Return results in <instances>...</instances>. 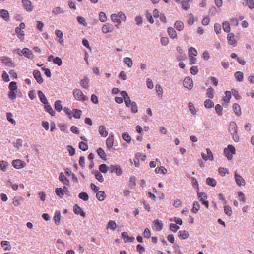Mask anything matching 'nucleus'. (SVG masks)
<instances>
[{
  "instance_id": "1",
  "label": "nucleus",
  "mask_w": 254,
  "mask_h": 254,
  "mask_svg": "<svg viewBox=\"0 0 254 254\" xmlns=\"http://www.w3.org/2000/svg\"><path fill=\"white\" fill-rule=\"evenodd\" d=\"M236 153V149L234 145H228L227 148L224 149V154L228 160L233 158V155Z\"/></svg>"
},
{
  "instance_id": "2",
  "label": "nucleus",
  "mask_w": 254,
  "mask_h": 254,
  "mask_svg": "<svg viewBox=\"0 0 254 254\" xmlns=\"http://www.w3.org/2000/svg\"><path fill=\"white\" fill-rule=\"evenodd\" d=\"M1 62L5 64V66L14 67L15 66V63L13 62L11 58L6 56H2L0 58Z\"/></svg>"
},
{
  "instance_id": "3",
  "label": "nucleus",
  "mask_w": 254,
  "mask_h": 254,
  "mask_svg": "<svg viewBox=\"0 0 254 254\" xmlns=\"http://www.w3.org/2000/svg\"><path fill=\"white\" fill-rule=\"evenodd\" d=\"M64 111L68 115L69 118H71L73 116L75 118H79V110L76 109L72 112L71 110L67 107H64Z\"/></svg>"
},
{
  "instance_id": "4",
  "label": "nucleus",
  "mask_w": 254,
  "mask_h": 254,
  "mask_svg": "<svg viewBox=\"0 0 254 254\" xmlns=\"http://www.w3.org/2000/svg\"><path fill=\"white\" fill-rule=\"evenodd\" d=\"M120 94L124 99V102L126 106L127 107H130V105L132 102H131V100L128 95V93L126 91H122L120 93Z\"/></svg>"
},
{
  "instance_id": "5",
  "label": "nucleus",
  "mask_w": 254,
  "mask_h": 254,
  "mask_svg": "<svg viewBox=\"0 0 254 254\" xmlns=\"http://www.w3.org/2000/svg\"><path fill=\"white\" fill-rule=\"evenodd\" d=\"M183 84L184 87L188 89H191L193 87V81L189 76L184 79Z\"/></svg>"
},
{
  "instance_id": "6",
  "label": "nucleus",
  "mask_w": 254,
  "mask_h": 254,
  "mask_svg": "<svg viewBox=\"0 0 254 254\" xmlns=\"http://www.w3.org/2000/svg\"><path fill=\"white\" fill-rule=\"evenodd\" d=\"M234 177L236 183L239 186L245 185L246 182L245 179L240 175L238 174L236 171L235 172Z\"/></svg>"
},
{
  "instance_id": "7",
  "label": "nucleus",
  "mask_w": 254,
  "mask_h": 254,
  "mask_svg": "<svg viewBox=\"0 0 254 254\" xmlns=\"http://www.w3.org/2000/svg\"><path fill=\"white\" fill-rule=\"evenodd\" d=\"M227 40L229 44L234 47L237 44V41L235 38V35L233 33H229L227 36Z\"/></svg>"
},
{
  "instance_id": "8",
  "label": "nucleus",
  "mask_w": 254,
  "mask_h": 254,
  "mask_svg": "<svg viewBox=\"0 0 254 254\" xmlns=\"http://www.w3.org/2000/svg\"><path fill=\"white\" fill-rule=\"evenodd\" d=\"M22 5L24 8L27 11L30 12L32 11L33 6L30 1L28 0H22Z\"/></svg>"
},
{
  "instance_id": "9",
  "label": "nucleus",
  "mask_w": 254,
  "mask_h": 254,
  "mask_svg": "<svg viewBox=\"0 0 254 254\" xmlns=\"http://www.w3.org/2000/svg\"><path fill=\"white\" fill-rule=\"evenodd\" d=\"M207 154V155L205 154L204 153H201V156L203 160H213V153L211 152V150L207 148L206 149Z\"/></svg>"
},
{
  "instance_id": "10",
  "label": "nucleus",
  "mask_w": 254,
  "mask_h": 254,
  "mask_svg": "<svg viewBox=\"0 0 254 254\" xmlns=\"http://www.w3.org/2000/svg\"><path fill=\"white\" fill-rule=\"evenodd\" d=\"M12 164L16 169H20L24 167V162L19 159L14 160L12 161Z\"/></svg>"
},
{
  "instance_id": "11",
  "label": "nucleus",
  "mask_w": 254,
  "mask_h": 254,
  "mask_svg": "<svg viewBox=\"0 0 254 254\" xmlns=\"http://www.w3.org/2000/svg\"><path fill=\"white\" fill-rule=\"evenodd\" d=\"M33 76L37 82L39 84H41L43 82V79L42 77L41 72L37 70H35L33 71Z\"/></svg>"
},
{
  "instance_id": "12",
  "label": "nucleus",
  "mask_w": 254,
  "mask_h": 254,
  "mask_svg": "<svg viewBox=\"0 0 254 254\" xmlns=\"http://www.w3.org/2000/svg\"><path fill=\"white\" fill-rule=\"evenodd\" d=\"M163 227L162 221L156 219L153 221V228L157 231L161 230Z\"/></svg>"
},
{
  "instance_id": "13",
  "label": "nucleus",
  "mask_w": 254,
  "mask_h": 254,
  "mask_svg": "<svg viewBox=\"0 0 254 254\" xmlns=\"http://www.w3.org/2000/svg\"><path fill=\"white\" fill-rule=\"evenodd\" d=\"M114 135L110 134L106 140V144L109 149H111L114 144Z\"/></svg>"
},
{
  "instance_id": "14",
  "label": "nucleus",
  "mask_w": 254,
  "mask_h": 254,
  "mask_svg": "<svg viewBox=\"0 0 254 254\" xmlns=\"http://www.w3.org/2000/svg\"><path fill=\"white\" fill-rule=\"evenodd\" d=\"M114 29L113 26L108 23L103 24L102 28V31L104 33H107L113 31Z\"/></svg>"
},
{
  "instance_id": "15",
  "label": "nucleus",
  "mask_w": 254,
  "mask_h": 254,
  "mask_svg": "<svg viewBox=\"0 0 254 254\" xmlns=\"http://www.w3.org/2000/svg\"><path fill=\"white\" fill-rule=\"evenodd\" d=\"M23 55L28 59H31L33 57V53L28 48H24L22 50Z\"/></svg>"
},
{
  "instance_id": "16",
  "label": "nucleus",
  "mask_w": 254,
  "mask_h": 254,
  "mask_svg": "<svg viewBox=\"0 0 254 254\" xmlns=\"http://www.w3.org/2000/svg\"><path fill=\"white\" fill-rule=\"evenodd\" d=\"M229 131L231 134L238 131L237 125L234 122H231L229 124Z\"/></svg>"
},
{
  "instance_id": "17",
  "label": "nucleus",
  "mask_w": 254,
  "mask_h": 254,
  "mask_svg": "<svg viewBox=\"0 0 254 254\" xmlns=\"http://www.w3.org/2000/svg\"><path fill=\"white\" fill-rule=\"evenodd\" d=\"M117 228V224H116L115 221L114 220H110L106 225V229L107 230H111L112 231H114L116 230Z\"/></svg>"
},
{
  "instance_id": "18",
  "label": "nucleus",
  "mask_w": 254,
  "mask_h": 254,
  "mask_svg": "<svg viewBox=\"0 0 254 254\" xmlns=\"http://www.w3.org/2000/svg\"><path fill=\"white\" fill-rule=\"evenodd\" d=\"M233 108L234 112L236 114V115L238 116H240L241 115V109L240 106L238 103H234L233 106Z\"/></svg>"
},
{
  "instance_id": "19",
  "label": "nucleus",
  "mask_w": 254,
  "mask_h": 254,
  "mask_svg": "<svg viewBox=\"0 0 254 254\" xmlns=\"http://www.w3.org/2000/svg\"><path fill=\"white\" fill-rule=\"evenodd\" d=\"M38 95L41 102L44 104H47L48 101L44 93L41 91H38Z\"/></svg>"
},
{
  "instance_id": "20",
  "label": "nucleus",
  "mask_w": 254,
  "mask_h": 254,
  "mask_svg": "<svg viewBox=\"0 0 254 254\" xmlns=\"http://www.w3.org/2000/svg\"><path fill=\"white\" fill-rule=\"evenodd\" d=\"M15 32L18 38L20 39L21 41H23L24 39V31H22V29H20L18 28V27H16Z\"/></svg>"
},
{
  "instance_id": "21",
  "label": "nucleus",
  "mask_w": 254,
  "mask_h": 254,
  "mask_svg": "<svg viewBox=\"0 0 254 254\" xmlns=\"http://www.w3.org/2000/svg\"><path fill=\"white\" fill-rule=\"evenodd\" d=\"M99 131L100 134L103 137H106L108 136V131L106 129V127L104 126H99Z\"/></svg>"
},
{
  "instance_id": "22",
  "label": "nucleus",
  "mask_w": 254,
  "mask_h": 254,
  "mask_svg": "<svg viewBox=\"0 0 254 254\" xmlns=\"http://www.w3.org/2000/svg\"><path fill=\"white\" fill-rule=\"evenodd\" d=\"M0 15L5 20L8 21L9 20V13L7 10L4 9L0 10Z\"/></svg>"
},
{
  "instance_id": "23",
  "label": "nucleus",
  "mask_w": 254,
  "mask_h": 254,
  "mask_svg": "<svg viewBox=\"0 0 254 254\" xmlns=\"http://www.w3.org/2000/svg\"><path fill=\"white\" fill-rule=\"evenodd\" d=\"M97 152L101 159L105 160H107V155L103 149L99 148L97 149Z\"/></svg>"
},
{
  "instance_id": "24",
  "label": "nucleus",
  "mask_w": 254,
  "mask_h": 254,
  "mask_svg": "<svg viewBox=\"0 0 254 254\" xmlns=\"http://www.w3.org/2000/svg\"><path fill=\"white\" fill-rule=\"evenodd\" d=\"M106 197V193L103 191H97L96 193V197L99 201H103Z\"/></svg>"
},
{
  "instance_id": "25",
  "label": "nucleus",
  "mask_w": 254,
  "mask_h": 254,
  "mask_svg": "<svg viewBox=\"0 0 254 254\" xmlns=\"http://www.w3.org/2000/svg\"><path fill=\"white\" fill-rule=\"evenodd\" d=\"M8 166V164L7 162L3 160L0 161V170L3 172L6 171Z\"/></svg>"
},
{
  "instance_id": "26",
  "label": "nucleus",
  "mask_w": 254,
  "mask_h": 254,
  "mask_svg": "<svg viewBox=\"0 0 254 254\" xmlns=\"http://www.w3.org/2000/svg\"><path fill=\"white\" fill-rule=\"evenodd\" d=\"M214 104L210 99H207L204 102V106L206 108H210L213 107Z\"/></svg>"
},
{
  "instance_id": "27",
  "label": "nucleus",
  "mask_w": 254,
  "mask_h": 254,
  "mask_svg": "<svg viewBox=\"0 0 254 254\" xmlns=\"http://www.w3.org/2000/svg\"><path fill=\"white\" fill-rule=\"evenodd\" d=\"M225 95L223 99V101L227 103H229L231 98V92L227 90L225 92Z\"/></svg>"
},
{
  "instance_id": "28",
  "label": "nucleus",
  "mask_w": 254,
  "mask_h": 254,
  "mask_svg": "<svg viewBox=\"0 0 254 254\" xmlns=\"http://www.w3.org/2000/svg\"><path fill=\"white\" fill-rule=\"evenodd\" d=\"M167 31L171 38L174 39L177 37V33L173 28H168Z\"/></svg>"
},
{
  "instance_id": "29",
  "label": "nucleus",
  "mask_w": 254,
  "mask_h": 254,
  "mask_svg": "<svg viewBox=\"0 0 254 254\" xmlns=\"http://www.w3.org/2000/svg\"><path fill=\"white\" fill-rule=\"evenodd\" d=\"M23 201V198L21 196L15 197L13 199V204L14 206H18Z\"/></svg>"
},
{
  "instance_id": "30",
  "label": "nucleus",
  "mask_w": 254,
  "mask_h": 254,
  "mask_svg": "<svg viewBox=\"0 0 254 254\" xmlns=\"http://www.w3.org/2000/svg\"><path fill=\"white\" fill-rule=\"evenodd\" d=\"M59 180L65 185H67L69 184V180L66 177H65L63 173H60L59 176Z\"/></svg>"
},
{
  "instance_id": "31",
  "label": "nucleus",
  "mask_w": 254,
  "mask_h": 254,
  "mask_svg": "<svg viewBox=\"0 0 254 254\" xmlns=\"http://www.w3.org/2000/svg\"><path fill=\"white\" fill-rule=\"evenodd\" d=\"M60 218H61V213H60V211H56L53 219H54V220L56 225L59 224L60 221Z\"/></svg>"
},
{
  "instance_id": "32",
  "label": "nucleus",
  "mask_w": 254,
  "mask_h": 254,
  "mask_svg": "<svg viewBox=\"0 0 254 254\" xmlns=\"http://www.w3.org/2000/svg\"><path fill=\"white\" fill-rule=\"evenodd\" d=\"M200 210V204L198 201H194L193 204V207L191 211L193 213H197Z\"/></svg>"
},
{
  "instance_id": "33",
  "label": "nucleus",
  "mask_w": 254,
  "mask_h": 254,
  "mask_svg": "<svg viewBox=\"0 0 254 254\" xmlns=\"http://www.w3.org/2000/svg\"><path fill=\"white\" fill-rule=\"evenodd\" d=\"M189 57H195L197 55V51L195 48L190 47L188 51Z\"/></svg>"
},
{
  "instance_id": "34",
  "label": "nucleus",
  "mask_w": 254,
  "mask_h": 254,
  "mask_svg": "<svg viewBox=\"0 0 254 254\" xmlns=\"http://www.w3.org/2000/svg\"><path fill=\"white\" fill-rule=\"evenodd\" d=\"M235 77L238 81H242L244 79V74L242 71H237L235 73Z\"/></svg>"
},
{
  "instance_id": "35",
  "label": "nucleus",
  "mask_w": 254,
  "mask_h": 254,
  "mask_svg": "<svg viewBox=\"0 0 254 254\" xmlns=\"http://www.w3.org/2000/svg\"><path fill=\"white\" fill-rule=\"evenodd\" d=\"M206 183L210 186L215 187L217 184V182L215 179L213 178L208 177L206 179Z\"/></svg>"
},
{
  "instance_id": "36",
  "label": "nucleus",
  "mask_w": 254,
  "mask_h": 254,
  "mask_svg": "<svg viewBox=\"0 0 254 254\" xmlns=\"http://www.w3.org/2000/svg\"><path fill=\"white\" fill-rule=\"evenodd\" d=\"M223 28L224 29V32L230 33V23L229 22L225 21L222 23Z\"/></svg>"
},
{
  "instance_id": "37",
  "label": "nucleus",
  "mask_w": 254,
  "mask_h": 254,
  "mask_svg": "<svg viewBox=\"0 0 254 254\" xmlns=\"http://www.w3.org/2000/svg\"><path fill=\"white\" fill-rule=\"evenodd\" d=\"M1 245L5 250H9L11 249V246L8 241H2L1 242Z\"/></svg>"
},
{
  "instance_id": "38",
  "label": "nucleus",
  "mask_w": 254,
  "mask_h": 254,
  "mask_svg": "<svg viewBox=\"0 0 254 254\" xmlns=\"http://www.w3.org/2000/svg\"><path fill=\"white\" fill-rule=\"evenodd\" d=\"M214 89L212 87H210L207 89L206 95L208 98L212 99L214 97Z\"/></svg>"
},
{
  "instance_id": "39",
  "label": "nucleus",
  "mask_w": 254,
  "mask_h": 254,
  "mask_svg": "<svg viewBox=\"0 0 254 254\" xmlns=\"http://www.w3.org/2000/svg\"><path fill=\"white\" fill-rule=\"evenodd\" d=\"M122 138L125 141L128 142V143H129V142H130L131 140V136H130L128 132L123 133L122 134Z\"/></svg>"
},
{
  "instance_id": "40",
  "label": "nucleus",
  "mask_w": 254,
  "mask_h": 254,
  "mask_svg": "<svg viewBox=\"0 0 254 254\" xmlns=\"http://www.w3.org/2000/svg\"><path fill=\"white\" fill-rule=\"evenodd\" d=\"M55 109L58 111L60 112L62 110L63 107L60 100H57L55 103Z\"/></svg>"
},
{
  "instance_id": "41",
  "label": "nucleus",
  "mask_w": 254,
  "mask_h": 254,
  "mask_svg": "<svg viewBox=\"0 0 254 254\" xmlns=\"http://www.w3.org/2000/svg\"><path fill=\"white\" fill-rule=\"evenodd\" d=\"M199 200L202 202L206 200L207 199V196L205 193L204 192H198L197 193Z\"/></svg>"
},
{
  "instance_id": "42",
  "label": "nucleus",
  "mask_w": 254,
  "mask_h": 254,
  "mask_svg": "<svg viewBox=\"0 0 254 254\" xmlns=\"http://www.w3.org/2000/svg\"><path fill=\"white\" fill-rule=\"evenodd\" d=\"M99 171L100 172L103 173H106L108 172V167L105 164H102L99 165Z\"/></svg>"
},
{
  "instance_id": "43",
  "label": "nucleus",
  "mask_w": 254,
  "mask_h": 254,
  "mask_svg": "<svg viewBox=\"0 0 254 254\" xmlns=\"http://www.w3.org/2000/svg\"><path fill=\"white\" fill-rule=\"evenodd\" d=\"M45 109L51 116H54L55 114V111L53 110L50 105L45 104Z\"/></svg>"
},
{
  "instance_id": "44",
  "label": "nucleus",
  "mask_w": 254,
  "mask_h": 254,
  "mask_svg": "<svg viewBox=\"0 0 254 254\" xmlns=\"http://www.w3.org/2000/svg\"><path fill=\"white\" fill-rule=\"evenodd\" d=\"M175 27L177 30L181 31L184 28V24L182 22L178 21L175 23Z\"/></svg>"
},
{
  "instance_id": "45",
  "label": "nucleus",
  "mask_w": 254,
  "mask_h": 254,
  "mask_svg": "<svg viewBox=\"0 0 254 254\" xmlns=\"http://www.w3.org/2000/svg\"><path fill=\"white\" fill-rule=\"evenodd\" d=\"M224 213L228 216H231L232 214L231 207L228 205L224 206Z\"/></svg>"
},
{
  "instance_id": "46",
  "label": "nucleus",
  "mask_w": 254,
  "mask_h": 254,
  "mask_svg": "<svg viewBox=\"0 0 254 254\" xmlns=\"http://www.w3.org/2000/svg\"><path fill=\"white\" fill-rule=\"evenodd\" d=\"M9 89L10 90L16 91L17 92V86L16 82L15 81H12L9 83Z\"/></svg>"
},
{
  "instance_id": "47",
  "label": "nucleus",
  "mask_w": 254,
  "mask_h": 254,
  "mask_svg": "<svg viewBox=\"0 0 254 254\" xmlns=\"http://www.w3.org/2000/svg\"><path fill=\"white\" fill-rule=\"evenodd\" d=\"M55 192L56 194L60 198H62L64 195V190L61 188H56Z\"/></svg>"
},
{
  "instance_id": "48",
  "label": "nucleus",
  "mask_w": 254,
  "mask_h": 254,
  "mask_svg": "<svg viewBox=\"0 0 254 254\" xmlns=\"http://www.w3.org/2000/svg\"><path fill=\"white\" fill-rule=\"evenodd\" d=\"M95 176L96 178L99 180L100 182H103L104 181V177L102 175V174L98 171H96L95 173Z\"/></svg>"
},
{
  "instance_id": "49",
  "label": "nucleus",
  "mask_w": 254,
  "mask_h": 254,
  "mask_svg": "<svg viewBox=\"0 0 254 254\" xmlns=\"http://www.w3.org/2000/svg\"><path fill=\"white\" fill-rule=\"evenodd\" d=\"M190 2H188V1L183 0L182 2V9L185 10H187L190 8Z\"/></svg>"
},
{
  "instance_id": "50",
  "label": "nucleus",
  "mask_w": 254,
  "mask_h": 254,
  "mask_svg": "<svg viewBox=\"0 0 254 254\" xmlns=\"http://www.w3.org/2000/svg\"><path fill=\"white\" fill-rule=\"evenodd\" d=\"M115 173L118 176H121L123 173L121 166L119 165H115Z\"/></svg>"
},
{
  "instance_id": "51",
  "label": "nucleus",
  "mask_w": 254,
  "mask_h": 254,
  "mask_svg": "<svg viewBox=\"0 0 254 254\" xmlns=\"http://www.w3.org/2000/svg\"><path fill=\"white\" fill-rule=\"evenodd\" d=\"M190 111L193 115H195L196 113V109L193 103L190 102L188 104Z\"/></svg>"
},
{
  "instance_id": "52",
  "label": "nucleus",
  "mask_w": 254,
  "mask_h": 254,
  "mask_svg": "<svg viewBox=\"0 0 254 254\" xmlns=\"http://www.w3.org/2000/svg\"><path fill=\"white\" fill-rule=\"evenodd\" d=\"M111 19L113 22L117 23H121V19L119 18L118 15L117 14H111Z\"/></svg>"
},
{
  "instance_id": "53",
  "label": "nucleus",
  "mask_w": 254,
  "mask_h": 254,
  "mask_svg": "<svg viewBox=\"0 0 254 254\" xmlns=\"http://www.w3.org/2000/svg\"><path fill=\"white\" fill-rule=\"evenodd\" d=\"M99 20L102 22H105L107 20V17L105 13L101 12L99 13Z\"/></svg>"
},
{
  "instance_id": "54",
  "label": "nucleus",
  "mask_w": 254,
  "mask_h": 254,
  "mask_svg": "<svg viewBox=\"0 0 254 254\" xmlns=\"http://www.w3.org/2000/svg\"><path fill=\"white\" fill-rule=\"evenodd\" d=\"M124 61L125 63L127 65L128 67H131L132 65V60L129 57H125L124 59Z\"/></svg>"
},
{
  "instance_id": "55",
  "label": "nucleus",
  "mask_w": 254,
  "mask_h": 254,
  "mask_svg": "<svg viewBox=\"0 0 254 254\" xmlns=\"http://www.w3.org/2000/svg\"><path fill=\"white\" fill-rule=\"evenodd\" d=\"M130 106L132 113H135L138 112L137 105L136 102H132L130 105Z\"/></svg>"
},
{
  "instance_id": "56",
  "label": "nucleus",
  "mask_w": 254,
  "mask_h": 254,
  "mask_svg": "<svg viewBox=\"0 0 254 254\" xmlns=\"http://www.w3.org/2000/svg\"><path fill=\"white\" fill-rule=\"evenodd\" d=\"M215 110L217 114L221 116L222 114L223 108L219 104H217L215 106Z\"/></svg>"
},
{
  "instance_id": "57",
  "label": "nucleus",
  "mask_w": 254,
  "mask_h": 254,
  "mask_svg": "<svg viewBox=\"0 0 254 254\" xmlns=\"http://www.w3.org/2000/svg\"><path fill=\"white\" fill-rule=\"evenodd\" d=\"M89 79L87 77H84L81 81L82 86L83 88H87L88 87Z\"/></svg>"
},
{
  "instance_id": "58",
  "label": "nucleus",
  "mask_w": 254,
  "mask_h": 254,
  "mask_svg": "<svg viewBox=\"0 0 254 254\" xmlns=\"http://www.w3.org/2000/svg\"><path fill=\"white\" fill-rule=\"evenodd\" d=\"M233 94V95L235 97V98L237 100L241 99V97L239 95L238 90L236 89H232L231 91V94Z\"/></svg>"
},
{
  "instance_id": "59",
  "label": "nucleus",
  "mask_w": 254,
  "mask_h": 254,
  "mask_svg": "<svg viewBox=\"0 0 254 254\" xmlns=\"http://www.w3.org/2000/svg\"><path fill=\"white\" fill-rule=\"evenodd\" d=\"M63 12L64 10L59 7H56L52 10V13L54 14H59Z\"/></svg>"
},
{
  "instance_id": "60",
  "label": "nucleus",
  "mask_w": 254,
  "mask_h": 254,
  "mask_svg": "<svg viewBox=\"0 0 254 254\" xmlns=\"http://www.w3.org/2000/svg\"><path fill=\"white\" fill-rule=\"evenodd\" d=\"M7 120L10 122L11 123L15 125L16 122L15 121L11 118L12 116V114L11 113H7L6 114Z\"/></svg>"
},
{
  "instance_id": "61",
  "label": "nucleus",
  "mask_w": 254,
  "mask_h": 254,
  "mask_svg": "<svg viewBox=\"0 0 254 254\" xmlns=\"http://www.w3.org/2000/svg\"><path fill=\"white\" fill-rule=\"evenodd\" d=\"M214 30L216 34L221 33V24L219 23H215L214 26Z\"/></svg>"
},
{
  "instance_id": "62",
  "label": "nucleus",
  "mask_w": 254,
  "mask_h": 254,
  "mask_svg": "<svg viewBox=\"0 0 254 254\" xmlns=\"http://www.w3.org/2000/svg\"><path fill=\"white\" fill-rule=\"evenodd\" d=\"M16 91L10 90L8 93L9 98L11 100L15 99L16 98Z\"/></svg>"
},
{
  "instance_id": "63",
  "label": "nucleus",
  "mask_w": 254,
  "mask_h": 254,
  "mask_svg": "<svg viewBox=\"0 0 254 254\" xmlns=\"http://www.w3.org/2000/svg\"><path fill=\"white\" fill-rule=\"evenodd\" d=\"M53 62L55 64H58V65L60 66L62 64V61L61 59L58 57H56L53 60Z\"/></svg>"
},
{
  "instance_id": "64",
  "label": "nucleus",
  "mask_w": 254,
  "mask_h": 254,
  "mask_svg": "<svg viewBox=\"0 0 254 254\" xmlns=\"http://www.w3.org/2000/svg\"><path fill=\"white\" fill-rule=\"evenodd\" d=\"M88 146L87 144V143H85V142L81 141L80 142V149L83 151H86L88 149Z\"/></svg>"
}]
</instances>
